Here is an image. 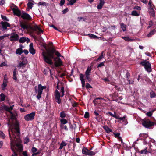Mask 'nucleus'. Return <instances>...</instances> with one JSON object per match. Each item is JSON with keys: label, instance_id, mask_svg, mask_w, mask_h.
I'll use <instances>...</instances> for the list:
<instances>
[{"label": "nucleus", "instance_id": "nucleus-41", "mask_svg": "<svg viewBox=\"0 0 156 156\" xmlns=\"http://www.w3.org/2000/svg\"><path fill=\"white\" fill-rule=\"evenodd\" d=\"M150 97L151 98H154L156 96L155 93L153 91H151L150 93Z\"/></svg>", "mask_w": 156, "mask_h": 156}, {"label": "nucleus", "instance_id": "nucleus-16", "mask_svg": "<svg viewBox=\"0 0 156 156\" xmlns=\"http://www.w3.org/2000/svg\"><path fill=\"white\" fill-rule=\"evenodd\" d=\"M30 41V40L29 38L23 37L20 38L19 40V42L21 43H23L25 42L28 43Z\"/></svg>", "mask_w": 156, "mask_h": 156}, {"label": "nucleus", "instance_id": "nucleus-43", "mask_svg": "<svg viewBox=\"0 0 156 156\" xmlns=\"http://www.w3.org/2000/svg\"><path fill=\"white\" fill-rule=\"evenodd\" d=\"M29 141V139L27 137H26L24 140V144H27Z\"/></svg>", "mask_w": 156, "mask_h": 156}, {"label": "nucleus", "instance_id": "nucleus-61", "mask_svg": "<svg viewBox=\"0 0 156 156\" xmlns=\"http://www.w3.org/2000/svg\"><path fill=\"white\" fill-rule=\"evenodd\" d=\"M5 2V1L4 0H0V5H3Z\"/></svg>", "mask_w": 156, "mask_h": 156}, {"label": "nucleus", "instance_id": "nucleus-17", "mask_svg": "<svg viewBox=\"0 0 156 156\" xmlns=\"http://www.w3.org/2000/svg\"><path fill=\"white\" fill-rule=\"evenodd\" d=\"M8 81L7 79L4 78L3 83L2 85V88L3 90H4L5 89V87L7 85Z\"/></svg>", "mask_w": 156, "mask_h": 156}, {"label": "nucleus", "instance_id": "nucleus-35", "mask_svg": "<svg viewBox=\"0 0 156 156\" xmlns=\"http://www.w3.org/2000/svg\"><path fill=\"white\" fill-rule=\"evenodd\" d=\"M122 38L126 41H132L133 40L132 39H130L129 37H122Z\"/></svg>", "mask_w": 156, "mask_h": 156}, {"label": "nucleus", "instance_id": "nucleus-49", "mask_svg": "<svg viewBox=\"0 0 156 156\" xmlns=\"http://www.w3.org/2000/svg\"><path fill=\"white\" fill-rule=\"evenodd\" d=\"M6 66H7V63L6 62H3L0 64V67H2Z\"/></svg>", "mask_w": 156, "mask_h": 156}, {"label": "nucleus", "instance_id": "nucleus-11", "mask_svg": "<svg viewBox=\"0 0 156 156\" xmlns=\"http://www.w3.org/2000/svg\"><path fill=\"white\" fill-rule=\"evenodd\" d=\"M9 39L11 41H16L19 39V36L17 34L15 33H12L11 34Z\"/></svg>", "mask_w": 156, "mask_h": 156}, {"label": "nucleus", "instance_id": "nucleus-56", "mask_svg": "<svg viewBox=\"0 0 156 156\" xmlns=\"http://www.w3.org/2000/svg\"><path fill=\"white\" fill-rule=\"evenodd\" d=\"M22 154L23 156H28V155L27 151H23L22 153Z\"/></svg>", "mask_w": 156, "mask_h": 156}, {"label": "nucleus", "instance_id": "nucleus-28", "mask_svg": "<svg viewBox=\"0 0 156 156\" xmlns=\"http://www.w3.org/2000/svg\"><path fill=\"white\" fill-rule=\"evenodd\" d=\"M60 125H65L67 123V121L65 119L62 118L60 119Z\"/></svg>", "mask_w": 156, "mask_h": 156}, {"label": "nucleus", "instance_id": "nucleus-50", "mask_svg": "<svg viewBox=\"0 0 156 156\" xmlns=\"http://www.w3.org/2000/svg\"><path fill=\"white\" fill-rule=\"evenodd\" d=\"M152 2L150 0L148 4L149 7V9L153 8V5H151Z\"/></svg>", "mask_w": 156, "mask_h": 156}, {"label": "nucleus", "instance_id": "nucleus-38", "mask_svg": "<svg viewBox=\"0 0 156 156\" xmlns=\"http://www.w3.org/2000/svg\"><path fill=\"white\" fill-rule=\"evenodd\" d=\"M66 113L64 111H62L60 114V116L62 118H64L66 117Z\"/></svg>", "mask_w": 156, "mask_h": 156}, {"label": "nucleus", "instance_id": "nucleus-53", "mask_svg": "<svg viewBox=\"0 0 156 156\" xmlns=\"http://www.w3.org/2000/svg\"><path fill=\"white\" fill-rule=\"evenodd\" d=\"M55 54L58 57H57L59 58V57L62 56L61 54L58 51H56Z\"/></svg>", "mask_w": 156, "mask_h": 156}, {"label": "nucleus", "instance_id": "nucleus-37", "mask_svg": "<svg viewBox=\"0 0 156 156\" xmlns=\"http://www.w3.org/2000/svg\"><path fill=\"white\" fill-rule=\"evenodd\" d=\"M33 5L34 4L32 2H29L27 4V5L28 8L31 9Z\"/></svg>", "mask_w": 156, "mask_h": 156}, {"label": "nucleus", "instance_id": "nucleus-51", "mask_svg": "<svg viewBox=\"0 0 156 156\" xmlns=\"http://www.w3.org/2000/svg\"><path fill=\"white\" fill-rule=\"evenodd\" d=\"M65 2V0H61L60 3V5L62 6L64 4Z\"/></svg>", "mask_w": 156, "mask_h": 156}, {"label": "nucleus", "instance_id": "nucleus-31", "mask_svg": "<svg viewBox=\"0 0 156 156\" xmlns=\"http://www.w3.org/2000/svg\"><path fill=\"white\" fill-rule=\"evenodd\" d=\"M140 137H142L143 139L146 138L148 136L147 134L146 133L140 134Z\"/></svg>", "mask_w": 156, "mask_h": 156}, {"label": "nucleus", "instance_id": "nucleus-48", "mask_svg": "<svg viewBox=\"0 0 156 156\" xmlns=\"http://www.w3.org/2000/svg\"><path fill=\"white\" fill-rule=\"evenodd\" d=\"M45 3L43 2H41L38 3V5H45Z\"/></svg>", "mask_w": 156, "mask_h": 156}, {"label": "nucleus", "instance_id": "nucleus-5", "mask_svg": "<svg viewBox=\"0 0 156 156\" xmlns=\"http://www.w3.org/2000/svg\"><path fill=\"white\" fill-rule=\"evenodd\" d=\"M45 86H42L41 84H39L38 87L35 86V92L37 93V95L36 96L37 98L39 100L41 97V94L42 93V91L44 89H45Z\"/></svg>", "mask_w": 156, "mask_h": 156}, {"label": "nucleus", "instance_id": "nucleus-46", "mask_svg": "<svg viewBox=\"0 0 156 156\" xmlns=\"http://www.w3.org/2000/svg\"><path fill=\"white\" fill-rule=\"evenodd\" d=\"M85 75L86 79L90 81L91 80V79L90 77V74H85Z\"/></svg>", "mask_w": 156, "mask_h": 156}, {"label": "nucleus", "instance_id": "nucleus-40", "mask_svg": "<svg viewBox=\"0 0 156 156\" xmlns=\"http://www.w3.org/2000/svg\"><path fill=\"white\" fill-rule=\"evenodd\" d=\"M1 16L3 20H5L7 21H9V19L7 18L5 16L1 15Z\"/></svg>", "mask_w": 156, "mask_h": 156}, {"label": "nucleus", "instance_id": "nucleus-52", "mask_svg": "<svg viewBox=\"0 0 156 156\" xmlns=\"http://www.w3.org/2000/svg\"><path fill=\"white\" fill-rule=\"evenodd\" d=\"M31 151L33 153H34L37 151V149L35 147H33L32 148Z\"/></svg>", "mask_w": 156, "mask_h": 156}, {"label": "nucleus", "instance_id": "nucleus-47", "mask_svg": "<svg viewBox=\"0 0 156 156\" xmlns=\"http://www.w3.org/2000/svg\"><path fill=\"white\" fill-rule=\"evenodd\" d=\"M89 112H85V113L84 117L85 118H88V117H89Z\"/></svg>", "mask_w": 156, "mask_h": 156}, {"label": "nucleus", "instance_id": "nucleus-32", "mask_svg": "<svg viewBox=\"0 0 156 156\" xmlns=\"http://www.w3.org/2000/svg\"><path fill=\"white\" fill-rule=\"evenodd\" d=\"M88 35L91 38L95 39L98 37L92 34H88Z\"/></svg>", "mask_w": 156, "mask_h": 156}, {"label": "nucleus", "instance_id": "nucleus-18", "mask_svg": "<svg viewBox=\"0 0 156 156\" xmlns=\"http://www.w3.org/2000/svg\"><path fill=\"white\" fill-rule=\"evenodd\" d=\"M105 2V0H100V3L97 6V8L98 9H101L104 5Z\"/></svg>", "mask_w": 156, "mask_h": 156}, {"label": "nucleus", "instance_id": "nucleus-23", "mask_svg": "<svg viewBox=\"0 0 156 156\" xmlns=\"http://www.w3.org/2000/svg\"><path fill=\"white\" fill-rule=\"evenodd\" d=\"M5 98V96L3 93H1L0 95V101H4Z\"/></svg>", "mask_w": 156, "mask_h": 156}, {"label": "nucleus", "instance_id": "nucleus-64", "mask_svg": "<svg viewBox=\"0 0 156 156\" xmlns=\"http://www.w3.org/2000/svg\"><path fill=\"white\" fill-rule=\"evenodd\" d=\"M104 58L103 56H102V55H100V56L99 57V58L97 59V61H99L101 59L103 58Z\"/></svg>", "mask_w": 156, "mask_h": 156}, {"label": "nucleus", "instance_id": "nucleus-14", "mask_svg": "<svg viewBox=\"0 0 156 156\" xmlns=\"http://www.w3.org/2000/svg\"><path fill=\"white\" fill-rule=\"evenodd\" d=\"M1 24L3 28V30H6L7 27H10V24L7 22H1Z\"/></svg>", "mask_w": 156, "mask_h": 156}, {"label": "nucleus", "instance_id": "nucleus-6", "mask_svg": "<svg viewBox=\"0 0 156 156\" xmlns=\"http://www.w3.org/2000/svg\"><path fill=\"white\" fill-rule=\"evenodd\" d=\"M108 113L112 116L115 118L119 119V122H123L126 121L125 124H127L128 122H126V116H124L123 117H119L118 115H116L115 113L114 114H112L111 112H108Z\"/></svg>", "mask_w": 156, "mask_h": 156}, {"label": "nucleus", "instance_id": "nucleus-42", "mask_svg": "<svg viewBox=\"0 0 156 156\" xmlns=\"http://www.w3.org/2000/svg\"><path fill=\"white\" fill-rule=\"evenodd\" d=\"M147 148L144 149V150H143L141 151H140V153L141 154H146V152H147Z\"/></svg>", "mask_w": 156, "mask_h": 156}, {"label": "nucleus", "instance_id": "nucleus-24", "mask_svg": "<svg viewBox=\"0 0 156 156\" xmlns=\"http://www.w3.org/2000/svg\"><path fill=\"white\" fill-rule=\"evenodd\" d=\"M103 128L105 131L108 133H109L112 132L111 129H110L108 126H105L103 127Z\"/></svg>", "mask_w": 156, "mask_h": 156}, {"label": "nucleus", "instance_id": "nucleus-8", "mask_svg": "<svg viewBox=\"0 0 156 156\" xmlns=\"http://www.w3.org/2000/svg\"><path fill=\"white\" fill-rule=\"evenodd\" d=\"M35 113V112L33 111L30 114L26 115L24 117L25 120L27 121L33 120L34 119Z\"/></svg>", "mask_w": 156, "mask_h": 156}, {"label": "nucleus", "instance_id": "nucleus-36", "mask_svg": "<svg viewBox=\"0 0 156 156\" xmlns=\"http://www.w3.org/2000/svg\"><path fill=\"white\" fill-rule=\"evenodd\" d=\"M9 34H5L3 36H0V41L3 39L5 37L9 36Z\"/></svg>", "mask_w": 156, "mask_h": 156}, {"label": "nucleus", "instance_id": "nucleus-33", "mask_svg": "<svg viewBox=\"0 0 156 156\" xmlns=\"http://www.w3.org/2000/svg\"><path fill=\"white\" fill-rule=\"evenodd\" d=\"M66 144L65 142H62L61 143V144L60 145V147L59 148V149H62L64 146H66Z\"/></svg>", "mask_w": 156, "mask_h": 156}, {"label": "nucleus", "instance_id": "nucleus-19", "mask_svg": "<svg viewBox=\"0 0 156 156\" xmlns=\"http://www.w3.org/2000/svg\"><path fill=\"white\" fill-rule=\"evenodd\" d=\"M26 63H24L23 62L20 63L18 65V67L20 68H23L25 66Z\"/></svg>", "mask_w": 156, "mask_h": 156}, {"label": "nucleus", "instance_id": "nucleus-55", "mask_svg": "<svg viewBox=\"0 0 156 156\" xmlns=\"http://www.w3.org/2000/svg\"><path fill=\"white\" fill-rule=\"evenodd\" d=\"M81 83L82 84V86L83 87H84L85 86V82L84 80H81Z\"/></svg>", "mask_w": 156, "mask_h": 156}, {"label": "nucleus", "instance_id": "nucleus-15", "mask_svg": "<svg viewBox=\"0 0 156 156\" xmlns=\"http://www.w3.org/2000/svg\"><path fill=\"white\" fill-rule=\"evenodd\" d=\"M29 50V52L32 55H34L35 53V50L33 48V45L32 43H31L30 44Z\"/></svg>", "mask_w": 156, "mask_h": 156}, {"label": "nucleus", "instance_id": "nucleus-39", "mask_svg": "<svg viewBox=\"0 0 156 156\" xmlns=\"http://www.w3.org/2000/svg\"><path fill=\"white\" fill-rule=\"evenodd\" d=\"M60 126L61 129H64L66 131L68 130V128L66 125H60Z\"/></svg>", "mask_w": 156, "mask_h": 156}, {"label": "nucleus", "instance_id": "nucleus-26", "mask_svg": "<svg viewBox=\"0 0 156 156\" xmlns=\"http://www.w3.org/2000/svg\"><path fill=\"white\" fill-rule=\"evenodd\" d=\"M23 50L21 48H18L16 49V54L21 55L23 52Z\"/></svg>", "mask_w": 156, "mask_h": 156}, {"label": "nucleus", "instance_id": "nucleus-29", "mask_svg": "<svg viewBox=\"0 0 156 156\" xmlns=\"http://www.w3.org/2000/svg\"><path fill=\"white\" fill-rule=\"evenodd\" d=\"M131 15L133 16H138L139 15V14L136 11H133L131 12Z\"/></svg>", "mask_w": 156, "mask_h": 156}, {"label": "nucleus", "instance_id": "nucleus-30", "mask_svg": "<svg viewBox=\"0 0 156 156\" xmlns=\"http://www.w3.org/2000/svg\"><path fill=\"white\" fill-rule=\"evenodd\" d=\"M121 26L123 31H124L126 30V25L123 23H122L121 24Z\"/></svg>", "mask_w": 156, "mask_h": 156}, {"label": "nucleus", "instance_id": "nucleus-2", "mask_svg": "<svg viewBox=\"0 0 156 156\" xmlns=\"http://www.w3.org/2000/svg\"><path fill=\"white\" fill-rule=\"evenodd\" d=\"M55 49L52 48L50 50L46 49V51H43L42 55L44 61L50 64H52L53 62L51 58H54V54L55 52Z\"/></svg>", "mask_w": 156, "mask_h": 156}, {"label": "nucleus", "instance_id": "nucleus-13", "mask_svg": "<svg viewBox=\"0 0 156 156\" xmlns=\"http://www.w3.org/2000/svg\"><path fill=\"white\" fill-rule=\"evenodd\" d=\"M13 11L15 15L18 16H21L22 13L17 7L14 8L13 9Z\"/></svg>", "mask_w": 156, "mask_h": 156}, {"label": "nucleus", "instance_id": "nucleus-60", "mask_svg": "<svg viewBox=\"0 0 156 156\" xmlns=\"http://www.w3.org/2000/svg\"><path fill=\"white\" fill-rule=\"evenodd\" d=\"M146 114L148 116H151L152 115V112H150L147 113Z\"/></svg>", "mask_w": 156, "mask_h": 156}, {"label": "nucleus", "instance_id": "nucleus-27", "mask_svg": "<svg viewBox=\"0 0 156 156\" xmlns=\"http://www.w3.org/2000/svg\"><path fill=\"white\" fill-rule=\"evenodd\" d=\"M76 0H70L67 4V5H72L76 2Z\"/></svg>", "mask_w": 156, "mask_h": 156}, {"label": "nucleus", "instance_id": "nucleus-58", "mask_svg": "<svg viewBox=\"0 0 156 156\" xmlns=\"http://www.w3.org/2000/svg\"><path fill=\"white\" fill-rule=\"evenodd\" d=\"M134 9H136L138 10H140L141 9V8L140 6H135L134 7Z\"/></svg>", "mask_w": 156, "mask_h": 156}, {"label": "nucleus", "instance_id": "nucleus-44", "mask_svg": "<svg viewBox=\"0 0 156 156\" xmlns=\"http://www.w3.org/2000/svg\"><path fill=\"white\" fill-rule=\"evenodd\" d=\"M155 33L154 30H152L150 32V33L147 35L148 37H150L152 35H153Z\"/></svg>", "mask_w": 156, "mask_h": 156}, {"label": "nucleus", "instance_id": "nucleus-21", "mask_svg": "<svg viewBox=\"0 0 156 156\" xmlns=\"http://www.w3.org/2000/svg\"><path fill=\"white\" fill-rule=\"evenodd\" d=\"M149 13L151 16H155V12L153 8L149 9Z\"/></svg>", "mask_w": 156, "mask_h": 156}, {"label": "nucleus", "instance_id": "nucleus-63", "mask_svg": "<svg viewBox=\"0 0 156 156\" xmlns=\"http://www.w3.org/2000/svg\"><path fill=\"white\" fill-rule=\"evenodd\" d=\"M23 52H24L26 55H27L29 53L28 51L27 50H23Z\"/></svg>", "mask_w": 156, "mask_h": 156}, {"label": "nucleus", "instance_id": "nucleus-3", "mask_svg": "<svg viewBox=\"0 0 156 156\" xmlns=\"http://www.w3.org/2000/svg\"><path fill=\"white\" fill-rule=\"evenodd\" d=\"M20 26L23 29H26L27 31L31 33H32V31H35L37 34L39 35L43 32V31L36 24L29 26L24 24H21Z\"/></svg>", "mask_w": 156, "mask_h": 156}, {"label": "nucleus", "instance_id": "nucleus-25", "mask_svg": "<svg viewBox=\"0 0 156 156\" xmlns=\"http://www.w3.org/2000/svg\"><path fill=\"white\" fill-rule=\"evenodd\" d=\"M91 70V66H88L86 71L85 72V74H90Z\"/></svg>", "mask_w": 156, "mask_h": 156}, {"label": "nucleus", "instance_id": "nucleus-4", "mask_svg": "<svg viewBox=\"0 0 156 156\" xmlns=\"http://www.w3.org/2000/svg\"><path fill=\"white\" fill-rule=\"evenodd\" d=\"M61 94L60 95V93L58 90H56L55 93V99L56 102L60 104L61 102V99H60V97H63L64 95V87H62L61 88Z\"/></svg>", "mask_w": 156, "mask_h": 156}, {"label": "nucleus", "instance_id": "nucleus-62", "mask_svg": "<svg viewBox=\"0 0 156 156\" xmlns=\"http://www.w3.org/2000/svg\"><path fill=\"white\" fill-rule=\"evenodd\" d=\"M104 62H102L98 65V67H100L104 66Z\"/></svg>", "mask_w": 156, "mask_h": 156}, {"label": "nucleus", "instance_id": "nucleus-9", "mask_svg": "<svg viewBox=\"0 0 156 156\" xmlns=\"http://www.w3.org/2000/svg\"><path fill=\"white\" fill-rule=\"evenodd\" d=\"M143 125L145 127L150 128L152 126L154 125V122L150 121L149 120L147 119L144 120L142 122Z\"/></svg>", "mask_w": 156, "mask_h": 156}, {"label": "nucleus", "instance_id": "nucleus-54", "mask_svg": "<svg viewBox=\"0 0 156 156\" xmlns=\"http://www.w3.org/2000/svg\"><path fill=\"white\" fill-rule=\"evenodd\" d=\"M17 75V73L16 69H15L13 72V76H16Z\"/></svg>", "mask_w": 156, "mask_h": 156}, {"label": "nucleus", "instance_id": "nucleus-7", "mask_svg": "<svg viewBox=\"0 0 156 156\" xmlns=\"http://www.w3.org/2000/svg\"><path fill=\"white\" fill-rule=\"evenodd\" d=\"M140 64L144 66L146 71L149 72L151 71V66L150 63L148 61H144L140 62Z\"/></svg>", "mask_w": 156, "mask_h": 156}, {"label": "nucleus", "instance_id": "nucleus-34", "mask_svg": "<svg viewBox=\"0 0 156 156\" xmlns=\"http://www.w3.org/2000/svg\"><path fill=\"white\" fill-rule=\"evenodd\" d=\"M95 153L94 152L92 151H90V150H89V152H88L87 155L90 156H92L93 155H94L95 154Z\"/></svg>", "mask_w": 156, "mask_h": 156}, {"label": "nucleus", "instance_id": "nucleus-57", "mask_svg": "<svg viewBox=\"0 0 156 156\" xmlns=\"http://www.w3.org/2000/svg\"><path fill=\"white\" fill-rule=\"evenodd\" d=\"M69 11L68 8H66L62 11L63 14H65L68 12Z\"/></svg>", "mask_w": 156, "mask_h": 156}, {"label": "nucleus", "instance_id": "nucleus-22", "mask_svg": "<svg viewBox=\"0 0 156 156\" xmlns=\"http://www.w3.org/2000/svg\"><path fill=\"white\" fill-rule=\"evenodd\" d=\"M152 142L154 144V147H155V148H152L151 147H152V145H150V150L151 151H155V150H156V146L155 145V144L154 143V142H155V140H152Z\"/></svg>", "mask_w": 156, "mask_h": 156}, {"label": "nucleus", "instance_id": "nucleus-20", "mask_svg": "<svg viewBox=\"0 0 156 156\" xmlns=\"http://www.w3.org/2000/svg\"><path fill=\"white\" fill-rule=\"evenodd\" d=\"M89 152V150L86 148L83 147L82 150V152L83 154L87 155Z\"/></svg>", "mask_w": 156, "mask_h": 156}, {"label": "nucleus", "instance_id": "nucleus-45", "mask_svg": "<svg viewBox=\"0 0 156 156\" xmlns=\"http://www.w3.org/2000/svg\"><path fill=\"white\" fill-rule=\"evenodd\" d=\"M0 137H2L3 138H4L5 137V135L1 131H0Z\"/></svg>", "mask_w": 156, "mask_h": 156}, {"label": "nucleus", "instance_id": "nucleus-10", "mask_svg": "<svg viewBox=\"0 0 156 156\" xmlns=\"http://www.w3.org/2000/svg\"><path fill=\"white\" fill-rule=\"evenodd\" d=\"M54 61V64L56 67L59 66L62 64V62L61 59L59 57L52 58Z\"/></svg>", "mask_w": 156, "mask_h": 156}, {"label": "nucleus", "instance_id": "nucleus-12", "mask_svg": "<svg viewBox=\"0 0 156 156\" xmlns=\"http://www.w3.org/2000/svg\"><path fill=\"white\" fill-rule=\"evenodd\" d=\"M21 17L25 20H30L31 19V17L29 14L25 12L22 13Z\"/></svg>", "mask_w": 156, "mask_h": 156}, {"label": "nucleus", "instance_id": "nucleus-59", "mask_svg": "<svg viewBox=\"0 0 156 156\" xmlns=\"http://www.w3.org/2000/svg\"><path fill=\"white\" fill-rule=\"evenodd\" d=\"M80 80H84V76L83 74H80Z\"/></svg>", "mask_w": 156, "mask_h": 156}, {"label": "nucleus", "instance_id": "nucleus-1", "mask_svg": "<svg viewBox=\"0 0 156 156\" xmlns=\"http://www.w3.org/2000/svg\"><path fill=\"white\" fill-rule=\"evenodd\" d=\"M14 106V105L10 107L5 106L4 108L8 111L7 114L9 115L11 119L8 120L7 124L8 126H9L8 131L10 140L11 148L13 152L12 156H17L15 151L19 152L22 151L23 150V147L20 137V132L19 123L17 122L13 123L12 121V119H16V113H13L11 111Z\"/></svg>", "mask_w": 156, "mask_h": 156}]
</instances>
